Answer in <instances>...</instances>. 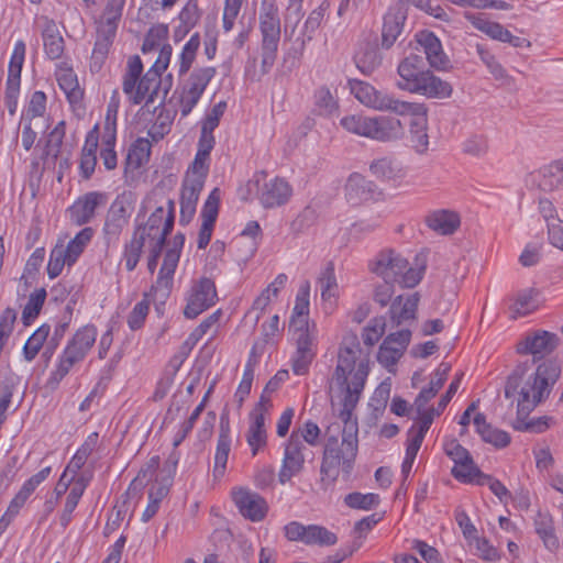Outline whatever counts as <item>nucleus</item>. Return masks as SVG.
Returning <instances> with one entry per match:
<instances>
[{"label": "nucleus", "instance_id": "1", "mask_svg": "<svg viewBox=\"0 0 563 563\" xmlns=\"http://www.w3.org/2000/svg\"><path fill=\"white\" fill-rule=\"evenodd\" d=\"M371 369L369 354L363 351L356 333L345 332L336 347L328 394L332 407L346 424L363 395Z\"/></svg>", "mask_w": 563, "mask_h": 563}, {"label": "nucleus", "instance_id": "2", "mask_svg": "<svg viewBox=\"0 0 563 563\" xmlns=\"http://www.w3.org/2000/svg\"><path fill=\"white\" fill-rule=\"evenodd\" d=\"M174 213L175 203L170 199L150 196L143 201L135 219L134 231L125 242L121 255V262L128 272L136 268L144 250L150 252L147 268L154 272L166 236L173 230Z\"/></svg>", "mask_w": 563, "mask_h": 563}, {"label": "nucleus", "instance_id": "3", "mask_svg": "<svg viewBox=\"0 0 563 563\" xmlns=\"http://www.w3.org/2000/svg\"><path fill=\"white\" fill-rule=\"evenodd\" d=\"M349 88L355 99L366 108L409 115L408 143L418 154L428 151V111L423 104L396 99L393 95L379 91L371 84L358 79L349 80Z\"/></svg>", "mask_w": 563, "mask_h": 563}, {"label": "nucleus", "instance_id": "4", "mask_svg": "<svg viewBox=\"0 0 563 563\" xmlns=\"http://www.w3.org/2000/svg\"><path fill=\"white\" fill-rule=\"evenodd\" d=\"M560 376L553 363H543L531 374L514 373L505 385V397L517 408L518 417L526 418L543 399Z\"/></svg>", "mask_w": 563, "mask_h": 563}, {"label": "nucleus", "instance_id": "5", "mask_svg": "<svg viewBox=\"0 0 563 563\" xmlns=\"http://www.w3.org/2000/svg\"><path fill=\"white\" fill-rule=\"evenodd\" d=\"M117 113L118 104L110 102L102 130L97 124L86 136L79 163L80 174L86 179L90 178L96 169L98 152L106 169L112 170L118 165L115 152Z\"/></svg>", "mask_w": 563, "mask_h": 563}, {"label": "nucleus", "instance_id": "6", "mask_svg": "<svg viewBox=\"0 0 563 563\" xmlns=\"http://www.w3.org/2000/svg\"><path fill=\"white\" fill-rule=\"evenodd\" d=\"M173 54L172 46H166L152 67L140 78L143 64L139 56H132L128 60V69L123 77L122 89L128 99L135 103H151L154 101L161 86V77L168 68Z\"/></svg>", "mask_w": 563, "mask_h": 563}, {"label": "nucleus", "instance_id": "7", "mask_svg": "<svg viewBox=\"0 0 563 563\" xmlns=\"http://www.w3.org/2000/svg\"><path fill=\"white\" fill-rule=\"evenodd\" d=\"M98 330L93 324L80 327L57 356L49 383L58 385L71 368L82 362L96 343Z\"/></svg>", "mask_w": 563, "mask_h": 563}, {"label": "nucleus", "instance_id": "8", "mask_svg": "<svg viewBox=\"0 0 563 563\" xmlns=\"http://www.w3.org/2000/svg\"><path fill=\"white\" fill-rule=\"evenodd\" d=\"M356 454L357 438L355 432L344 433L340 444L334 435H330L324 448L321 473L331 481L338 477L340 470L350 473Z\"/></svg>", "mask_w": 563, "mask_h": 563}, {"label": "nucleus", "instance_id": "9", "mask_svg": "<svg viewBox=\"0 0 563 563\" xmlns=\"http://www.w3.org/2000/svg\"><path fill=\"white\" fill-rule=\"evenodd\" d=\"M261 32L262 70L268 73L273 67L280 41V18L278 8L272 1H263L258 13Z\"/></svg>", "mask_w": 563, "mask_h": 563}, {"label": "nucleus", "instance_id": "10", "mask_svg": "<svg viewBox=\"0 0 563 563\" xmlns=\"http://www.w3.org/2000/svg\"><path fill=\"white\" fill-rule=\"evenodd\" d=\"M93 230L89 227L81 229L66 244L58 240L49 252L47 263V275L49 279H55L62 273L65 266L71 267L84 253L85 249L93 238Z\"/></svg>", "mask_w": 563, "mask_h": 563}, {"label": "nucleus", "instance_id": "11", "mask_svg": "<svg viewBox=\"0 0 563 563\" xmlns=\"http://www.w3.org/2000/svg\"><path fill=\"white\" fill-rule=\"evenodd\" d=\"M295 347L289 363L297 376L309 373L310 366L318 353V331H288Z\"/></svg>", "mask_w": 563, "mask_h": 563}, {"label": "nucleus", "instance_id": "12", "mask_svg": "<svg viewBox=\"0 0 563 563\" xmlns=\"http://www.w3.org/2000/svg\"><path fill=\"white\" fill-rule=\"evenodd\" d=\"M185 243L183 234H176L173 241L164 252L163 262L161 264L156 282L153 286L155 296L166 299L174 286V276L178 266L181 251Z\"/></svg>", "mask_w": 563, "mask_h": 563}, {"label": "nucleus", "instance_id": "13", "mask_svg": "<svg viewBox=\"0 0 563 563\" xmlns=\"http://www.w3.org/2000/svg\"><path fill=\"white\" fill-rule=\"evenodd\" d=\"M269 408V399L262 396L249 415V427L245 433V440L252 456L260 454L267 446L268 435L266 421L268 419Z\"/></svg>", "mask_w": 563, "mask_h": 563}, {"label": "nucleus", "instance_id": "14", "mask_svg": "<svg viewBox=\"0 0 563 563\" xmlns=\"http://www.w3.org/2000/svg\"><path fill=\"white\" fill-rule=\"evenodd\" d=\"M214 76V67L198 68L190 75L180 93L179 111L181 117H187L192 111Z\"/></svg>", "mask_w": 563, "mask_h": 563}, {"label": "nucleus", "instance_id": "15", "mask_svg": "<svg viewBox=\"0 0 563 563\" xmlns=\"http://www.w3.org/2000/svg\"><path fill=\"white\" fill-rule=\"evenodd\" d=\"M411 340L409 330H399L388 334L379 345L377 362L389 373L396 372V365L402 357Z\"/></svg>", "mask_w": 563, "mask_h": 563}, {"label": "nucleus", "instance_id": "16", "mask_svg": "<svg viewBox=\"0 0 563 563\" xmlns=\"http://www.w3.org/2000/svg\"><path fill=\"white\" fill-rule=\"evenodd\" d=\"M217 299L214 283L209 278H201L189 290L184 314L189 319H194L213 306Z\"/></svg>", "mask_w": 563, "mask_h": 563}, {"label": "nucleus", "instance_id": "17", "mask_svg": "<svg viewBox=\"0 0 563 563\" xmlns=\"http://www.w3.org/2000/svg\"><path fill=\"white\" fill-rule=\"evenodd\" d=\"M231 497L240 514L253 522L262 521L268 512L267 501L246 487H234Z\"/></svg>", "mask_w": 563, "mask_h": 563}, {"label": "nucleus", "instance_id": "18", "mask_svg": "<svg viewBox=\"0 0 563 563\" xmlns=\"http://www.w3.org/2000/svg\"><path fill=\"white\" fill-rule=\"evenodd\" d=\"M294 189L288 180L282 177L271 178L258 188L257 199L264 209H276L288 203Z\"/></svg>", "mask_w": 563, "mask_h": 563}, {"label": "nucleus", "instance_id": "19", "mask_svg": "<svg viewBox=\"0 0 563 563\" xmlns=\"http://www.w3.org/2000/svg\"><path fill=\"white\" fill-rule=\"evenodd\" d=\"M303 448L299 434L294 431L284 446V456L278 473L280 484L288 483L302 471L305 464Z\"/></svg>", "mask_w": 563, "mask_h": 563}, {"label": "nucleus", "instance_id": "20", "mask_svg": "<svg viewBox=\"0 0 563 563\" xmlns=\"http://www.w3.org/2000/svg\"><path fill=\"white\" fill-rule=\"evenodd\" d=\"M131 217V207L124 199H115L107 213L102 229L108 245L117 244Z\"/></svg>", "mask_w": 563, "mask_h": 563}, {"label": "nucleus", "instance_id": "21", "mask_svg": "<svg viewBox=\"0 0 563 563\" xmlns=\"http://www.w3.org/2000/svg\"><path fill=\"white\" fill-rule=\"evenodd\" d=\"M404 257L402 253L394 249H384L368 262V269L386 284H393L396 274L404 267Z\"/></svg>", "mask_w": 563, "mask_h": 563}, {"label": "nucleus", "instance_id": "22", "mask_svg": "<svg viewBox=\"0 0 563 563\" xmlns=\"http://www.w3.org/2000/svg\"><path fill=\"white\" fill-rule=\"evenodd\" d=\"M417 49H422L431 68L446 70L450 67V59L443 51L439 37L430 31H420L415 35Z\"/></svg>", "mask_w": 563, "mask_h": 563}, {"label": "nucleus", "instance_id": "23", "mask_svg": "<svg viewBox=\"0 0 563 563\" xmlns=\"http://www.w3.org/2000/svg\"><path fill=\"white\" fill-rule=\"evenodd\" d=\"M310 285L305 283L297 291L291 310L288 331H318L317 324L310 320Z\"/></svg>", "mask_w": 563, "mask_h": 563}, {"label": "nucleus", "instance_id": "24", "mask_svg": "<svg viewBox=\"0 0 563 563\" xmlns=\"http://www.w3.org/2000/svg\"><path fill=\"white\" fill-rule=\"evenodd\" d=\"M427 71L422 58L417 54H410L397 67L399 80L396 85L400 90L413 93Z\"/></svg>", "mask_w": 563, "mask_h": 563}, {"label": "nucleus", "instance_id": "25", "mask_svg": "<svg viewBox=\"0 0 563 563\" xmlns=\"http://www.w3.org/2000/svg\"><path fill=\"white\" fill-rule=\"evenodd\" d=\"M372 174L393 186H400L406 176L407 167L395 156H383L373 161L369 166Z\"/></svg>", "mask_w": 563, "mask_h": 563}, {"label": "nucleus", "instance_id": "26", "mask_svg": "<svg viewBox=\"0 0 563 563\" xmlns=\"http://www.w3.org/2000/svg\"><path fill=\"white\" fill-rule=\"evenodd\" d=\"M317 288L320 291L322 308L325 313H332L340 298V286L332 265H327L317 278Z\"/></svg>", "mask_w": 563, "mask_h": 563}, {"label": "nucleus", "instance_id": "27", "mask_svg": "<svg viewBox=\"0 0 563 563\" xmlns=\"http://www.w3.org/2000/svg\"><path fill=\"white\" fill-rule=\"evenodd\" d=\"M405 125L396 117L373 115L372 141L394 143L405 137Z\"/></svg>", "mask_w": 563, "mask_h": 563}, {"label": "nucleus", "instance_id": "28", "mask_svg": "<svg viewBox=\"0 0 563 563\" xmlns=\"http://www.w3.org/2000/svg\"><path fill=\"white\" fill-rule=\"evenodd\" d=\"M65 136V122L59 121L55 128L48 133L44 144H38L35 147V157L33 158V166H38L41 163L54 164L60 154L63 140Z\"/></svg>", "mask_w": 563, "mask_h": 563}, {"label": "nucleus", "instance_id": "29", "mask_svg": "<svg viewBox=\"0 0 563 563\" xmlns=\"http://www.w3.org/2000/svg\"><path fill=\"white\" fill-rule=\"evenodd\" d=\"M402 266L399 273L396 274L393 284L411 289L422 282L427 272V258L423 255H416L412 261H409L405 256Z\"/></svg>", "mask_w": 563, "mask_h": 563}, {"label": "nucleus", "instance_id": "30", "mask_svg": "<svg viewBox=\"0 0 563 563\" xmlns=\"http://www.w3.org/2000/svg\"><path fill=\"white\" fill-rule=\"evenodd\" d=\"M558 344V336L548 331H537L526 335L518 344L517 351L521 354L543 356L551 353Z\"/></svg>", "mask_w": 563, "mask_h": 563}, {"label": "nucleus", "instance_id": "31", "mask_svg": "<svg viewBox=\"0 0 563 563\" xmlns=\"http://www.w3.org/2000/svg\"><path fill=\"white\" fill-rule=\"evenodd\" d=\"M25 43L22 40H18L14 43L9 62L5 97L19 98L21 71L25 59Z\"/></svg>", "mask_w": 563, "mask_h": 563}, {"label": "nucleus", "instance_id": "32", "mask_svg": "<svg viewBox=\"0 0 563 563\" xmlns=\"http://www.w3.org/2000/svg\"><path fill=\"white\" fill-rule=\"evenodd\" d=\"M420 302L419 292L397 296L389 308V317L396 324H401L416 319Z\"/></svg>", "mask_w": 563, "mask_h": 563}, {"label": "nucleus", "instance_id": "33", "mask_svg": "<svg viewBox=\"0 0 563 563\" xmlns=\"http://www.w3.org/2000/svg\"><path fill=\"white\" fill-rule=\"evenodd\" d=\"M102 195L96 191L88 192L78 198L69 208L68 216L73 223L82 225L88 223L95 216Z\"/></svg>", "mask_w": 563, "mask_h": 563}, {"label": "nucleus", "instance_id": "34", "mask_svg": "<svg viewBox=\"0 0 563 563\" xmlns=\"http://www.w3.org/2000/svg\"><path fill=\"white\" fill-rule=\"evenodd\" d=\"M464 18L479 32L494 41L503 43H512L514 35L505 29L500 23L492 21L484 14L465 12Z\"/></svg>", "mask_w": 563, "mask_h": 563}, {"label": "nucleus", "instance_id": "35", "mask_svg": "<svg viewBox=\"0 0 563 563\" xmlns=\"http://www.w3.org/2000/svg\"><path fill=\"white\" fill-rule=\"evenodd\" d=\"M453 88L450 82L435 76L428 70L413 93L421 95L427 98L446 99L452 96Z\"/></svg>", "mask_w": 563, "mask_h": 563}, {"label": "nucleus", "instance_id": "36", "mask_svg": "<svg viewBox=\"0 0 563 563\" xmlns=\"http://www.w3.org/2000/svg\"><path fill=\"white\" fill-rule=\"evenodd\" d=\"M55 76L59 88L64 91L68 101L70 103H78L82 98V90L73 68L66 63H60L57 65Z\"/></svg>", "mask_w": 563, "mask_h": 563}, {"label": "nucleus", "instance_id": "37", "mask_svg": "<svg viewBox=\"0 0 563 563\" xmlns=\"http://www.w3.org/2000/svg\"><path fill=\"white\" fill-rule=\"evenodd\" d=\"M405 12L402 7H390L384 16L383 24V46L389 48L400 35L405 22Z\"/></svg>", "mask_w": 563, "mask_h": 563}, {"label": "nucleus", "instance_id": "38", "mask_svg": "<svg viewBox=\"0 0 563 563\" xmlns=\"http://www.w3.org/2000/svg\"><path fill=\"white\" fill-rule=\"evenodd\" d=\"M427 225L439 234H452L461 223L460 216L452 210H434L426 217Z\"/></svg>", "mask_w": 563, "mask_h": 563}, {"label": "nucleus", "instance_id": "39", "mask_svg": "<svg viewBox=\"0 0 563 563\" xmlns=\"http://www.w3.org/2000/svg\"><path fill=\"white\" fill-rule=\"evenodd\" d=\"M282 336L280 319L274 314L262 325V336L252 346L251 356L260 358L267 345H276Z\"/></svg>", "mask_w": 563, "mask_h": 563}, {"label": "nucleus", "instance_id": "40", "mask_svg": "<svg viewBox=\"0 0 563 563\" xmlns=\"http://www.w3.org/2000/svg\"><path fill=\"white\" fill-rule=\"evenodd\" d=\"M152 143L147 137L136 139L130 146L125 158V175L140 169L148 163Z\"/></svg>", "mask_w": 563, "mask_h": 563}, {"label": "nucleus", "instance_id": "41", "mask_svg": "<svg viewBox=\"0 0 563 563\" xmlns=\"http://www.w3.org/2000/svg\"><path fill=\"white\" fill-rule=\"evenodd\" d=\"M231 449V437L228 422L224 424L221 418V430L214 454L213 476L221 478L227 470L228 457Z\"/></svg>", "mask_w": 563, "mask_h": 563}, {"label": "nucleus", "instance_id": "42", "mask_svg": "<svg viewBox=\"0 0 563 563\" xmlns=\"http://www.w3.org/2000/svg\"><path fill=\"white\" fill-rule=\"evenodd\" d=\"M476 432L482 439L497 448H504L509 444L510 438L507 432L493 428L487 423L484 415L476 413L473 419Z\"/></svg>", "mask_w": 563, "mask_h": 563}, {"label": "nucleus", "instance_id": "43", "mask_svg": "<svg viewBox=\"0 0 563 563\" xmlns=\"http://www.w3.org/2000/svg\"><path fill=\"white\" fill-rule=\"evenodd\" d=\"M287 283L288 276L284 273L278 274L255 298L252 309L263 312L271 303L277 300Z\"/></svg>", "mask_w": 563, "mask_h": 563}, {"label": "nucleus", "instance_id": "44", "mask_svg": "<svg viewBox=\"0 0 563 563\" xmlns=\"http://www.w3.org/2000/svg\"><path fill=\"white\" fill-rule=\"evenodd\" d=\"M169 29L165 23L153 24L147 31L142 45L143 54L158 51V55L166 46H172L168 43Z\"/></svg>", "mask_w": 563, "mask_h": 563}, {"label": "nucleus", "instance_id": "45", "mask_svg": "<svg viewBox=\"0 0 563 563\" xmlns=\"http://www.w3.org/2000/svg\"><path fill=\"white\" fill-rule=\"evenodd\" d=\"M345 198L351 205H358L371 196V183L361 174H352L345 184Z\"/></svg>", "mask_w": 563, "mask_h": 563}, {"label": "nucleus", "instance_id": "46", "mask_svg": "<svg viewBox=\"0 0 563 563\" xmlns=\"http://www.w3.org/2000/svg\"><path fill=\"white\" fill-rule=\"evenodd\" d=\"M451 474L463 484L482 485L485 481V474L482 473L472 456L462 463L453 465Z\"/></svg>", "mask_w": 563, "mask_h": 563}, {"label": "nucleus", "instance_id": "47", "mask_svg": "<svg viewBox=\"0 0 563 563\" xmlns=\"http://www.w3.org/2000/svg\"><path fill=\"white\" fill-rule=\"evenodd\" d=\"M340 124L351 134L372 140L373 115L346 114L340 120Z\"/></svg>", "mask_w": 563, "mask_h": 563}, {"label": "nucleus", "instance_id": "48", "mask_svg": "<svg viewBox=\"0 0 563 563\" xmlns=\"http://www.w3.org/2000/svg\"><path fill=\"white\" fill-rule=\"evenodd\" d=\"M225 110V103L219 102L214 104L206 114L201 124V133L198 142L214 145V129L219 125L220 119Z\"/></svg>", "mask_w": 563, "mask_h": 563}, {"label": "nucleus", "instance_id": "49", "mask_svg": "<svg viewBox=\"0 0 563 563\" xmlns=\"http://www.w3.org/2000/svg\"><path fill=\"white\" fill-rule=\"evenodd\" d=\"M87 487V482L84 477L76 479L66 497L64 509L59 516V521L63 527H67L71 521L73 512L76 509L80 498L82 497Z\"/></svg>", "mask_w": 563, "mask_h": 563}, {"label": "nucleus", "instance_id": "50", "mask_svg": "<svg viewBox=\"0 0 563 563\" xmlns=\"http://www.w3.org/2000/svg\"><path fill=\"white\" fill-rule=\"evenodd\" d=\"M44 51L51 59H57L64 52V40L59 34L56 24L52 21L46 22L43 30Z\"/></svg>", "mask_w": 563, "mask_h": 563}, {"label": "nucleus", "instance_id": "51", "mask_svg": "<svg viewBox=\"0 0 563 563\" xmlns=\"http://www.w3.org/2000/svg\"><path fill=\"white\" fill-rule=\"evenodd\" d=\"M539 301L537 292L532 289H526L518 292L509 306L512 318L527 316L538 308Z\"/></svg>", "mask_w": 563, "mask_h": 563}, {"label": "nucleus", "instance_id": "52", "mask_svg": "<svg viewBox=\"0 0 563 563\" xmlns=\"http://www.w3.org/2000/svg\"><path fill=\"white\" fill-rule=\"evenodd\" d=\"M96 444L97 434L93 433L89 435L86 442L76 451L68 465L64 470V473H67V475L75 479H78V472L81 470L90 454L93 452Z\"/></svg>", "mask_w": 563, "mask_h": 563}, {"label": "nucleus", "instance_id": "53", "mask_svg": "<svg viewBox=\"0 0 563 563\" xmlns=\"http://www.w3.org/2000/svg\"><path fill=\"white\" fill-rule=\"evenodd\" d=\"M214 145L198 142L197 153L186 175L206 179L210 167V154Z\"/></svg>", "mask_w": 563, "mask_h": 563}, {"label": "nucleus", "instance_id": "54", "mask_svg": "<svg viewBox=\"0 0 563 563\" xmlns=\"http://www.w3.org/2000/svg\"><path fill=\"white\" fill-rule=\"evenodd\" d=\"M417 411L418 421L409 429L408 438L422 443L434 417L440 415V410H435L434 408L420 407L417 408Z\"/></svg>", "mask_w": 563, "mask_h": 563}, {"label": "nucleus", "instance_id": "55", "mask_svg": "<svg viewBox=\"0 0 563 563\" xmlns=\"http://www.w3.org/2000/svg\"><path fill=\"white\" fill-rule=\"evenodd\" d=\"M46 96L43 91H35L31 95L27 104L25 106L21 121L33 123L36 119H43V125H46Z\"/></svg>", "mask_w": 563, "mask_h": 563}, {"label": "nucleus", "instance_id": "56", "mask_svg": "<svg viewBox=\"0 0 563 563\" xmlns=\"http://www.w3.org/2000/svg\"><path fill=\"white\" fill-rule=\"evenodd\" d=\"M199 47L200 36L198 33H195L185 43L179 55L177 56L176 65L178 67V73L180 76L187 74L190 67L192 66Z\"/></svg>", "mask_w": 563, "mask_h": 563}, {"label": "nucleus", "instance_id": "57", "mask_svg": "<svg viewBox=\"0 0 563 563\" xmlns=\"http://www.w3.org/2000/svg\"><path fill=\"white\" fill-rule=\"evenodd\" d=\"M45 300L46 290L44 288H37L31 292L22 311V321L25 325H30L37 318Z\"/></svg>", "mask_w": 563, "mask_h": 563}, {"label": "nucleus", "instance_id": "58", "mask_svg": "<svg viewBox=\"0 0 563 563\" xmlns=\"http://www.w3.org/2000/svg\"><path fill=\"white\" fill-rule=\"evenodd\" d=\"M114 37V35L97 32L96 42L91 54L90 67L92 70H99L101 68L109 54Z\"/></svg>", "mask_w": 563, "mask_h": 563}, {"label": "nucleus", "instance_id": "59", "mask_svg": "<svg viewBox=\"0 0 563 563\" xmlns=\"http://www.w3.org/2000/svg\"><path fill=\"white\" fill-rule=\"evenodd\" d=\"M336 542V536L328 529L310 525L306 526L303 543L309 545H332Z\"/></svg>", "mask_w": 563, "mask_h": 563}, {"label": "nucleus", "instance_id": "60", "mask_svg": "<svg viewBox=\"0 0 563 563\" xmlns=\"http://www.w3.org/2000/svg\"><path fill=\"white\" fill-rule=\"evenodd\" d=\"M380 503V498L377 494L374 493H350L344 497V504L352 508V509H358V510H371L378 506Z\"/></svg>", "mask_w": 563, "mask_h": 563}, {"label": "nucleus", "instance_id": "61", "mask_svg": "<svg viewBox=\"0 0 563 563\" xmlns=\"http://www.w3.org/2000/svg\"><path fill=\"white\" fill-rule=\"evenodd\" d=\"M386 331L385 317H375L362 330V340L366 346H374Z\"/></svg>", "mask_w": 563, "mask_h": 563}, {"label": "nucleus", "instance_id": "62", "mask_svg": "<svg viewBox=\"0 0 563 563\" xmlns=\"http://www.w3.org/2000/svg\"><path fill=\"white\" fill-rule=\"evenodd\" d=\"M541 174L544 188L555 189L563 186V158L544 166Z\"/></svg>", "mask_w": 563, "mask_h": 563}, {"label": "nucleus", "instance_id": "63", "mask_svg": "<svg viewBox=\"0 0 563 563\" xmlns=\"http://www.w3.org/2000/svg\"><path fill=\"white\" fill-rule=\"evenodd\" d=\"M258 360L260 358H255L254 356L250 355L244 366L242 379L235 391V398L240 405H242L251 391L254 379L255 365L257 364Z\"/></svg>", "mask_w": 563, "mask_h": 563}, {"label": "nucleus", "instance_id": "64", "mask_svg": "<svg viewBox=\"0 0 563 563\" xmlns=\"http://www.w3.org/2000/svg\"><path fill=\"white\" fill-rule=\"evenodd\" d=\"M49 333V327L42 325L26 340L23 346V355L27 362L35 358Z\"/></svg>", "mask_w": 563, "mask_h": 563}]
</instances>
